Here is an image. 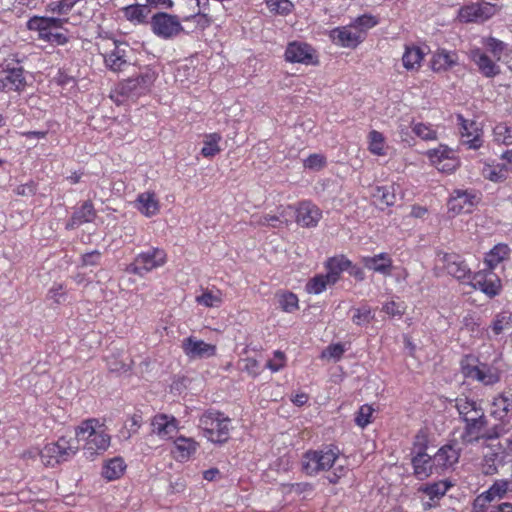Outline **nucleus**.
Instances as JSON below:
<instances>
[{"instance_id":"f257e3e1","label":"nucleus","mask_w":512,"mask_h":512,"mask_svg":"<svg viewBox=\"0 0 512 512\" xmlns=\"http://www.w3.org/2000/svg\"><path fill=\"white\" fill-rule=\"evenodd\" d=\"M75 435L82 442L83 455L88 460H94L108 450L111 436L107 427L97 418H89L75 427Z\"/></svg>"},{"instance_id":"f03ea898","label":"nucleus","mask_w":512,"mask_h":512,"mask_svg":"<svg viewBox=\"0 0 512 512\" xmlns=\"http://www.w3.org/2000/svg\"><path fill=\"white\" fill-rule=\"evenodd\" d=\"M340 451L337 447L326 446L319 450H309L302 457V469L309 476H315L319 472L326 471L334 466L330 483H337L347 473V468L340 463Z\"/></svg>"},{"instance_id":"7ed1b4c3","label":"nucleus","mask_w":512,"mask_h":512,"mask_svg":"<svg viewBox=\"0 0 512 512\" xmlns=\"http://www.w3.org/2000/svg\"><path fill=\"white\" fill-rule=\"evenodd\" d=\"M68 18L53 16H32L26 23V28L37 34V39L51 45L63 46L68 43L65 24Z\"/></svg>"},{"instance_id":"20e7f679","label":"nucleus","mask_w":512,"mask_h":512,"mask_svg":"<svg viewBox=\"0 0 512 512\" xmlns=\"http://www.w3.org/2000/svg\"><path fill=\"white\" fill-rule=\"evenodd\" d=\"M80 443L76 435H63L55 442L46 444L40 451L42 463L48 467L69 461L79 451Z\"/></svg>"},{"instance_id":"39448f33","label":"nucleus","mask_w":512,"mask_h":512,"mask_svg":"<svg viewBox=\"0 0 512 512\" xmlns=\"http://www.w3.org/2000/svg\"><path fill=\"white\" fill-rule=\"evenodd\" d=\"M199 428L208 441L223 444L230 437L231 419L218 410L208 409L199 419Z\"/></svg>"},{"instance_id":"423d86ee","label":"nucleus","mask_w":512,"mask_h":512,"mask_svg":"<svg viewBox=\"0 0 512 512\" xmlns=\"http://www.w3.org/2000/svg\"><path fill=\"white\" fill-rule=\"evenodd\" d=\"M24 69L17 60L5 59L0 64V91L21 93L26 87Z\"/></svg>"},{"instance_id":"0eeeda50","label":"nucleus","mask_w":512,"mask_h":512,"mask_svg":"<svg viewBox=\"0 0 512 512\" xmlns=\"http://www.w3.org/2000/svg\"><path fill=\"white\" fill-rule=\"evenodd\" d=\"M152 33L162 40H172L185 32L177 15L166 12L155 13L149 21Z\"/></svg>"},{"instance_id":"6e6552de","label":"nucleus","mask_w":512,"mask_h":512,"mask_svg":"<svg viewBox=\"0 0 512 512\" xmlns=\"http://www.w3.org/2000/svg\"><path fill=\"white\" fill-rule=\"evenodd\" d=\"M166 261L167 255L164 250L150 248L139 253L134 261L126 266L125 271L143 277L152 270L162 267Z\"/></svg>"},{"instance_id":"1a4fd4ad","label":"nucleus","mask_w":512,"mask_h":512,"mask_svg":"<svg viewBox=\"0 0 512 512\" xmlns=\"http://www.w3.org/2000/svg\"><path fill=\"white\" fill-rule=\"evenodd\" d=\"M156 73L150 68H144L135 78H128L120 82L114 92L127 98L139 97L147 93L156 80Z\"/></svg>"},{"instance_id":"9d476101","label":"nucleus","mask_w":512,"mask_h":512,"mask_svg":"<svg viewBox=\"0 0 512 512\" xmlns=\"http://www.w3.org/2000/svg\"><path fill=\"white\" fill-rule=\"evenodd\" d=\"M461 369L466 378L477 380L485 385H492L500 380V372L496 367L478 363V360L472 356L462 360Z\"/></svg>"},{"instance_id":"9b49d317","label":"nucleus","mask_w":512,"mask_h":512,"mask_svg":"<svg viewBox=\"0 0 512 512\" xmlns=\"http://www.w3.org/2000/svg\"><path fill=\"white\" fill-rule=\"evenodd\" d=\"M501 7L495 3L480 1L467 4L458 11V19L462 23H484L495 16Z\"/></svg>"},{"instance_id":"f8f14e48","label":"nucleus","mask_w":512,"mask_h":512,"mask_svg":"<svg viewBox=\"0 0 512 512\" xmlns=\"http://www.w3.org/2000/svg\"><path fill=\"white\" fill-rule=\"evenodd\" d=\"M435 265L436 268L445 270L448 275L458 280L470 278V268L458 254L439 252L435 259Z\"/></svg>"},{"instance_id":"ddd939ff","label":"nucleus","mask_w":512,"mask_h":512,"mask_svg":"<svg viewBox=\"0 0 512 512\" xmlns=\"http://www.w3.org/2000/svg\"><path fill=\"white\" fill-rule=\"evenodd\" d=\"M474 289H478L488 297L492 298L498 295L502 289L500 277L494 270L485 268L476 272L470 281Z\"/></svg>"},{"instance_id":"4468645a","label":"nucleus","mask_w":512,"mask_h":512,"mask_svg":"<svg viewBox=\"0 0 512 512\" xmlns=\"http://www.w3.org/2000/svg\"><path fill=\"white\" fill-rule=\"evenodd\" d=\"M427 156L432 165L444 173H451L459 166L456 152L446 145H439L435 149L428 150Z\"/></svg>"},{"instance_id":"2eb2a0df","label":"nucleus","mask_w":512,"mask_h":512,"mask_svg":"<svg viewBox=\"0 0 512 512\" xmlns=\"http://www.w3.org/2000/svg\"><path fill=\"white\" fill-rule=\"evenodd\" d=\"M181 347L184 354L191 360L213 357L217 351L215 345L206 343L194 336L183 339Z\"/></svg>"},{"instance_id":"dca6fc26","label":"nucleus","mask_w":512,"mask_h":512,"mask_svg":"<svg viewBox=\"0 0 512 512\" xmlns=\"http://www.w3.org/2000/svg\"><path fill=\"white\" fill-rule=\"evenodd\" d=\"M295 222L304 228H314L322 218V211L311 201H301L294 211Z\"/></svg>"},{"instance_id":"f3484780","label":"nucleus","mask_w":512,"mask_h":512,"mask_svg":"<svg viewBox=\"0 0 512 512\" xmlns=\"http://www.w3.org/2000/svg\"><path fill=\"white\" fill-rule=\"evenodd\" d=\"M152 433L162 440H173L179 429V422L172 415L157 414L151 421Z\"/></svg>"},{"instance_id":"a211bd4d","label":"nucleus","mask_w":512,"mask_h":512,"mask_svg":"<svg viewBox=\"0 0 512 512\" xmlns=\"http://www.w3.org/2000/svg\"><path fill=\"white\" fill-rule=\"evenodd\" d=\"M330 37L336 45L345 48H355L364 41L363 32H359L352 24L333 29Z\"/></svg>"},{"instance_id":"6ab92c4d","label":"nucleus","mask_w":512,"mask_h":512,"mask_svg":"<svg viewBox=\"0 0 512 512\" xmlns=\"http://www.w3.org/2000/svg\"><path fill=\"white\" fill-rule=\"evenodd\" d=\"M478 201V196L472 191L456 190L448 201V210L454 215L469 213Z\"/></svg>"},{"instance_id":"aec40b11","label":"nucleus","mask_w":512,"mask_h":512,"mask_svg":"<svg viewBox=\"0 0 512 512\" xmlns=\"http://www.w3.org/2000/svg\"><path fill=\"white\" fill-rule=\"evenodd\" d=\"M470 59L476 64L479 72L487 78H493L500 74L501 69L493 57H489L486 52L478 47L469 51Z\"/></svg>"},{"instance_id":"412c9836","label":"nucleus","mask_w":512,"mask_h":512,"mask_svg":"<svg viewBox=\"0 0 512 512\" xmlns=\"http://www.w3.org/2000/svg\"><path fill=\"white\" fill-rule=\"evenodd\" d=\"M285 59L291 63L314 64L315 51L306 43L294 41L288 44Z\"/></svg>"},{"instance_id":"4be33fe9","label":"nucleus","mask_w":512,"mask_h":512,"mask_svg":"<svg viewBox=\"0 0 512 512\" xmlns=\"http://www.w3.org/2000/svg\"><path fill=\"white\" fill-rule=\"evenodd\" d=\"M199 443L192 437L183 435L173 439L171 454L177 462H187L197 452Z\"/></svg>"},{"instance_id":"5701e85b","label":"nucleus","mask_w":512,"mask_h":512,"mask_svg":"<svg viewBox=\"0 0 512 512\" xmlns=\"http://www.w3.org/2000/svg\"><path fill=\"white\" fill-rule=\"evenodd\" d=\"M461 125L462 144L469 149H478L483 144L482 130L473 121L465 120L462 116L458 117Z\"/></svg>"},{"instance_id":"b1692460","label":"nucleus","mask_w":512,"mask_h":512,"mask_svg":"<svg viewBox=\"0 0 512 512\" xmlns=\"http://www.w3.org/2000/svg\"><path fill=\"white\" fill-rule=\"evenodd\" d=\"M508 485L509 483L506 480L495 481L487 491L474 500V508L484 509L486 505H490L493 501L502 499L508 490Z\"/></svg>"},{"instance_id":"393cba45","label":"nucleus","mask_w":512,"mask_h":512,"mask_svg":"<svg viewBox=\"0 0 512 512\" xmlns=\"http://www.w3.org/2000/svg\"><path fill=\"white\" fill-rule=\"evenodd\" d=\"M114 49L104 55L106 67L113 72H120L128 65V45L114 42Z\"/></svg>"},{"instance_id":"a878e982","label":"nucleus","mask_w":512,"mask_h":512,"mask_svg":"<svg viewBox=\"0 0 512 512\" xmlns=\"http://www.w3.org/2000/svg\"><path fill=\"white\" fill-rule=\"evenodd\" d=\"M361 262L364 267L383 276H390L393 269V260L387 253H379L374 256H363Z\"/></svg>"},{"instance_id":"bb28decb","label":"nucleus","mask_w":512,"mask_h":512,"mask_svg":"<svg viewBox=\"0 0 512 512\" xmlns=\"http://www.w3.org/2000/svg\"><path fill=\"white\" fill-rule=\"evenodd\" d=\"M450 487L451 484L446 480H441L419 487L418 492L425 494L429 498V501L423 502L424 509L428 510L435 507Z\"/></svg>"},{"instance_id":"cd10ccee","label":"nucleus","mask_w":512,"mask_h":512,"mask_svg":"<svg viewBox=\"0 0 512 512\" xmlns=\"http://www.w3.org/2000/svg\"><path fill=\"white\" fill-rule=\"evenodd\" d=\"M432 459L436 466V473H440L458 462L459 451L451 445H444L435 453Z\"/></svg>"},{"instance_id":"c85d7f7f","label":"nucleus","mask_w":512,"mask_h":512,"mask_svg":"<svg viewBox=\"0 0 512 512\" xmlns=\"http://www.w3.org/2000/svg\"><path fill=\"white\" fill-rule=\"evenodd\" d=\"M327 281L336 283L340 279L342 272L351 267V261L344 255L330 257L324 263Z\"/></svg>"},{"instance_id":"c756f323","label":"nucleus","mask_w":512,"mask_h":512,"mask_svg":"<svg viewBox=\"0 0 512 512\" xmlns=\"http://www.w3.org/2000/svg\"><path fill=\"white\" fill-rule=\"evenodd\" d=\"M135 207L146 217L155 216L160 210V204L155 193L150 191L140 193L137 196Z\"/></svg>"},{"instance_id":"7c9ffc66","label":"nucleus","mask_w":512,"mask_h":512,"mask_svg":"<svg viewBox=\"0 0 512 512\" xmlns=\"http://www.w3.org/2000/svg\"><path fill=\"white\" fill-rule=\"evenodd\" d=\"M412 464L414 474L420 480H424L433 473H436V466L433 463L432 457L425 452L417 453L412 459Z\"/></svg>"},{"instance_id":"2f4dec72","label":"nucleus","mask_w":512,"mask_h":512,"mask_svg":"<svg viewBox=\"0 0 512 512\" xmlns=\"http://www.w3.org/2000/svg\"><path fill=\"white\" fill-rule=\"evenodd\" d=\"M458 62V54L455 51L438 49L432 56L431 68L433 71H446Z\"/></svg>"},{"instance_id":"473e14b6","label":"nucleus","mask_w":512,"mask_h":512,"mask_svg":"<svg viewBox=\"0 0 512 512\" xmlns=\"http://www.w3.org/2000/svg\"><path fill=\"white\" fill-rule=\"evenodd\" d=\"M486 424V418L466 423L464 440L466 442H473L479 439H492L496 437V434L489 433L486 430Z\"/></svg>"},{"instance_id":"72a5a7b5","label":"nucleus","mask_w":512,"mask_h":512,"mask_svg":"<svg viewBox=\"0 0 512 512\" xmlns=\"http://www.w3.org/2000/svg\"><path fill=\"white\" fill-rule=\"evenodd\" d=\"M424 56L425 52L421 47L415 45L405 46V51L402 56L404 68L408 71H418Z\"/></svg>"},{"instance_id":"f704fd0d","label":"nucleus","mask_w":512,"mask_h":512,"mask_svg":"<svg viewBox=\"0 0 512 512\" xmlns=\"http://www.w3.org/2000/svg\"><path fill=\"white\" fill-rule=\"evenodd\" d=\"M509 254L510 249L506 244H497L486 254L484 264L486 268L494 270L499 264L508 259Z\"/></svg>"},{"instance_id":"c9c22d12","label":"nucleus","mask_w":512,"mask_h":512,"mask_svg":"<svg viewBox=\"0 0 512 512\" xmlns=\"http://www.w3.org/2000/svg\"><path fill=\"white\" fill-rule=\"evenodd\" d=\"M126 470V464L123 458L114 457L107 460L102 467V476L108 480L113 481L119 479Z\"/></svg>"},{"instance_id":"e433bc0d","label":"nucleus","mask_w":512,"mask_h":512,"mask_svg":"<svg viewBox=\"0 0 512 512\" xmlns=\"http://www.w3.org/2000/svg\"><path fill=\"white\" fill-rule=\"evenodd\" d=\"M122 11L124 17L135 25L145 23L150 14L148 6L140 4L128 5Z\"/></svg>"},{"instance_id":"4c0bfd02","label":"nucleus","mask_w":512,"mask_h":512,"mask_svg":"<svg viewBox=\"0 0 512 512\" xmlns=\"http://www.w3.org/2000/svg\"><path fill=\"white\" fill-rule=\"evenodd\" d=\"M95 217V210L91 202H84L82 206L77 209L70 222L67 224L68 228H74L84 223L91 222Z\"/></svg>"},{"instance_id":"58836bf2","label":"nucleus","mask_w":512,"mask_h":512,"mask_svg":"<svg viewBox=\"0 0 512 512\" xmlns=\"http://www.w3.org/2000/svg\"><path fill=\"white\" fill-rule=\"evenodd\" d=\"M376 202L385 207L393 206L396 202L395 188L391 186H376L372 191Z\"/></svg>"},{"instance_id":"ea45409f","label":"nucleus","mask_w":512,"mask_h":512,"mask_svg":"<svg viewBox=\"0 0 512 512\" xmlns=\"http://www.w3.org/2000/svg\"><path fill=\"white\" fill-rule=\"evenodd\" d=\"M388 146L382 133L372 130L368 134V150L377 156L387 155Z\"/></svg>"},{"instance_id":"a19ab883","label":"nucleus","mask_w":512,"mask_h":512,"mask_svg":"<svg viewBox=\"0 0 512 512\" xmlns=\"http://www.w3.org/2000/svg\"><path fill=\"white\" fill-rule=\"evenodd\" d=\"M491 329L495 335L512 330V312L502 311L492 321Z\"/></svg>"},{"instance_id":"79ce46f5","label":"nucleus","mask_w":512,"mask_h":512,"mask_svg":"<svg viewBox=\"0 0 512 512\" xmlns=\"http://www.w3.org/2000/svg\"><path fill=\"white\" fill-rule=\"evenodd\" d=\"M196 302L208 308H217L223 303L222 293L219 290L206 289L201 295L196 297Z\"/></svg>"},{"instance_id":"37998d69","label":"nucleus","mask_w":512,"mask_h":512,"mask_svg":"<svg viewBox=\"0 0 512 512\" xmlns=\"http://www.w3.org/2000/svg\"><path fill=\"white\" fill-rule=\"evenodd\" d=\"M481 43L496 61L501 60L502 54L507 48L506 43L494 37L482 38Z\"/></svg>"},{"instance_id":"c03bdc74","label":"nucleus","mask_w":512,"mask_h":512,"mask_svg":"<svg viewBox=\"0 0 512 512\" xmlns=\"http://www.w3.org/2000/svg\"><path fill=\"white\" fill-rule=\"evenodd\" d=\"M326 274H317L312 277L305 286V290L309 294L318 295L324 292L327 287L334 285V282L327 281Z\"/></svg>"},{"instance_id":"a18cd8bd","label":"nucleus","mask_w":512,"mask_h":512,"mask_svg":"<svg viewBox=\"0 0 512 512\" xmlns=\"http://www.w3.org/2000/svg\"><path fill=\"white\" fill-rule=\"evenodd\" d=\"M222 137L218 133H211L205 136L203 141V147L201 149V154L204 157L210 158L218 154L221 149L219 147V142Z\"/></svg>"},{"instance_id":"49530a36","label":"nucleus","mask_w":512,"mask_h":512,"mask_svg":"<svg viewBox=\"0 0 512 512\" xmlns=\"http://www.w3.org/2000/svg\"><path fill=\"white\" fill-rule=\"evenodd\" d=\"M511 405L512 401L507 396L499 395L492 402L491 414L501 420L507 415Z\"/></svg>"},{"instance_id":"de8ad7c7","label":"nucleus","mask_w":512,"mask_h":512,"mask_svg":"<svg viewBox=\"0 0 512 512\" xmlns=\"http://www.w3.org/2000/svg\"><path fill=\"white\" fill-rule=\"evenodd\" d=\"M462 331H467L471 336L480 334V317L474 312H467L461 320Z\"/></svg>"},{"instance_id":"09e8293b","label":"nucleus","mask_w":512,"mask_h":512,"mask_svg":"<svg viewBox=\"0 0 512 512\" xmlns=\"http://www.w3.org/2000/svg\"><path fill=\"white\" fill-rule=\"evenodd\" d=\"M482 174L486 179L498 182L504 180L508 173L501 163H497L495 165L486 164L482 169Z\"/></svg>"},{"instance_id":"8fccbe9b","label":"nucleus","mask_w":512,"mask_h":512,"mask_svg":"<svg viewBox=\"0 0 512 512\" xmlns=\"http://www.w3.org/2000/svg\"><path fill=\"white\" fill-rule=\"evenodd\" d=\"M493 137L498 144L512 145V126L506 123L497 124L493 129Z\"/></svg>"},{"instance_id":"3c124183","label":"nucleus","mask_w":512,"mask_h":512,"mask_svg":"<svg viewBox=\"0 0 512 512\" xmlns=\"http://www.w3.org/2000/svg\"><path fill=\"white\" fill-rule=\"evenodd\" d=\"M412 130L419 138L429 141L437 139V131L431 124L427 123H414Z\"/></svg>"},{"instance_id":"603ef678","label":"nucleus","mask_w":512,"mask_h":512,"mask_svg":"<svg viewBox=\"0 0 512 512\" xmlns=\"http://www.w3.org/2000/svg\"><path fill=\"white\" fill-rule=\"evenodd\" d=\"M351 24L359 32H363L365 39L367 31L378 24V19L375 16L364 14L357 17Z\"/></svg>"},{"instance_id":"864d4df0","label":"nucleus","mask_w":512,"mask_h":512,"mask_svg":"<svg viewBox=\"0 0 512 512\" xmlns=\"http://www.w3.org/2000/svg\"><path fill=\"white\" fill-rule=\"evenodd\" d=\"M352 322L357 326H364L371 322L374 314L370 307L363 306L353 310Z\"/></svg>"},{"instance_id":"5fc2aeb1","label":"nucleus","mask_w":512,"mask_h":512,"mask_svg":"<svg viewBox=\"0 0 512 512\" xmlns=\"http://www.w3.org/2000/svg\"><path fill=\"white\" fill-rule=\"evenodd\" d=\"M270 12L287 15L291 12L293 4L289 0H264Z\"/></svg>"},{"instance_id":"6e6d98bb","label":"nucleus","mask_w":512,"mask_h":512,"mask_svg":"<svg viewBox=\"0 0 512 512\" xmlns=\"http://www.w3.org/2000/svg\"><path fill=\"white\" fill-rule=\"evenodd\" d=\"M346 351L345 345L341 343H334L329 345L321 353V359L338 361Z\"/></svg>"},{"instance_id":"4d7b16f0","label":"nucleus","mask_w":512,"mask_h":512,"mask_svg":"<svg viewBox=\"0 0 512 512\" xmlns=\"http://www.w3.org/2000/svg\"><path fill=\"white\" fill-rule=\"evenodd\" d=\"M251 224L254 226H271V227H279L282 225L280 222V217L278 215H252Z\"/></svg>"},{"instance_id":"13d9d810","label":"nucleus","mask_w":512,"mask_h":512,"mask_svg":"<svg viewBox=\"0 0 512 512\" xmlns=\"http://www.w3.org/2000/svg\"><path fill=\"white\" fill-rule=\"evenodd\" d=\"M373 413L374 409L372 406L368 404L362 405L359 408V411L357 412V415L355 417L356 424L361 428H365L368 424L372 422Z\"/></svg>"},{"instance_id":"bf43d9fd","label":"nucleus","mask_w":512,"mask_h":512,"mask_svg":"<svg viewBox=\"0 0 512 512\" xmlns=\"http://www.w3.org/2000/svg\"><path fill=\"white\" fill-rule=\"evenodd\" d=\"M279 304L283 311L291 313L298 308V298L294 293H283L280 295Z\"/></svg>"},{"instance_id":"052dcab7","label":"nucleus","mask_w":512,"mask_h":512,"mask_svg":"<svg viewBox=\"0 0 512 512\" xmlns=\"http://www.w3.org/2000/svg\"><path fill=\"white\" fill-rule=\"evenodd\" d=\"M286 365L285 354L279 350L274 351L273 357L268 360L266 367L272 372L280 371Z\"/></svg>"},{"instance_id":"680f3d73","label":"nucleus","mask_w":512,"mask_h":512,"mask_svg":"<svg viewBox=\"0 0 512 512\" xmlns=\"http://www.w3.org/2000/svg\"><path fill=\"white\" fill-rule=\"evenodd\" d=\"M304 167L318 171L326 165V158L322 154H312L304 160Z\"/></svg>"},{"instance_id":"e2e57ef3","label":"nucleus","mask_w":512,"mask_h":512,"mask_svg":"<svg viewBox=\"0 0 512 512\" xmlns=\"http://www.w3.org/2000/svg\"><path fill=\"white\" fill-rule=\"evenodd\" d=\"M47 298L52 300L54 303L60 304L66 298V292L62 284L54 283L48 290Z\"/></svg>"},{"instance_id":"0e129e2a","label":"nucleus","mask_w":512,"mask_h":512,"mask_svg":"<svg viewBox=\"0 0 512 512\" xmlns=\"http://www.w3.org/2000/svg\"><path fill=\"white\" fill-rule=\"evenodd\" d=\"M478 404L468 398H459L456 407L462 418L466 417Z\"/></svg>"},{"instance_id":"69168bd1","label":"nucleus","mask_w":512,"mask_h":512,"mask_svg":"<svg viewBox=\"0 0 512 512\" xmlns=\"http://www.w3.org/2000/svg\"><path fill=\"white\" fill-rule=\"evenodd\" d=\"M382 310L387 315L392 316V317L402 316L404 314L405 307L401 303H396L395 301H389L383 305Z\"/></svg>"},{"instance_id":"338daca9","label":"nucleus","mask_w":512,"mask_h":512,"mask_svg":"<svg viewBox=\"0 0 512 512\" xmlns=\"http://www.w3.org/2000/svg\"><path fill=\"white\" fill-rule=\"evenodd\" d=\"M243 366L241 370L248 373L249 375L256 377L260 374L259 363L254 358H246L242 360Z\"/></svg>"},{"instance_id":"774afa93","label":"nucleus","mask_w":512,"mask_h":512,"mask_svg":"<svg viewBox=\"0 0 512 512\" xmlns=\"http://www.w3.org/2000/svg\"><path fill=\"white\" fill-rule=\"evenodd\" d=\"M141 423V416L136 414L131 416L126 422L127 435H124V437L130 438L133 434L137 433V431L141 427Z\"/></svg>"}]
</instances>
